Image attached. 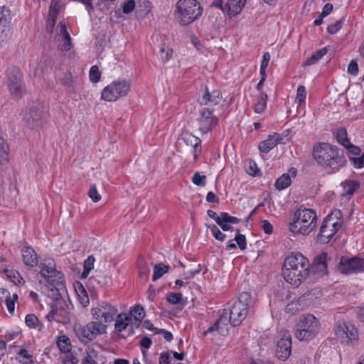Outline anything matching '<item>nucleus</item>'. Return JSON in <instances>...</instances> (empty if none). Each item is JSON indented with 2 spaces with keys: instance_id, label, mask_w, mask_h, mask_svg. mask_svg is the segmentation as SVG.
<instances>
[{
  "instance_id": "nucleus-15",
  "label": "nucleus",
  "mask_w": 364,
  "mask_h": 364,
  "mask_svg": "<svg viewBox=\"0 0 364 364\" xmlns=\"http://www.w3.org/2000/svg\"><path fill=\"white\" fill-rule=\"evenodd\" d=\"M334 331L336 336L342 343H349L358 338L357 329L353 324L348 323H338Z\"/></svg>"
},
{
  "instance_id": "nucleus-55",
  "label": "nucleus",
  "mask_w": 364,
  "mask_h": 364,
  "mask_svg": "<svg viewBox=\"0 0 364 364\" xmlns=\"http://www.w3.org/2000/svg\"><path fill=\"white\" fill-rule=\"evenodd\" d=\"M342 27V22L341 21H337L333 23H331L328 25L327 28V31L330 34H334L337 33L341 28Z\"/></svg>"
},
{
  "instance_id": "nucleus-19",
  "label": "nucleus",
  "mask_w": 364,
  "mask_h": 364,
  "mask_svg": "<svg viewBox=\"0 0 364 364\" xmlns=\"http://www.w3.org/2000/svg\"><path fill=\"white\" fill-rule=\"evenodd\" d=\"M11 17L9 8L0 6V42H4L9 33Z\"/></svg>"
},
{
  "instance_id": "nucleus-10",
  "label": "nucleus",
  "mask_w": 364,
  "mask_h": 364,
  "mask_svg": "<svg viewBox=\"0 0 364 364\" xmlns=\"http://www.w3.org/2000/svg\"><path fill=\"white\" fill-rule=\"evenodd\" d=\"M107 325L100 321H90L83 326L75 328L77 337L81 342L87 343L95 339L98 336L107 333Z\"/></svg>"
},
{
  "instance_id": "nucleus-9",
  "label": "nucleus",
  "mask_w": 364,
  "mask_h": 364,
  "mask_svg": "<svg viewBox=\"0 0 364 364\" xmlns=\"http://www.w3.org/2000/svg\"><path fill=\"white\" fill-rule=\"evenodd\" d=\"M342 220L333 213L328 214L323 220L317 239L321 243H328L340 230Z\"/></svg>"
},
{
  "instance_id": "nucleus-40",
  "label": "nucleus",
  "mask_w": 364,
  "mask_h": 364,
  "mask_svg": "<svg viewBox=\"0 0 364 364\" xmlns=\"http://www.w3.org/2000/svg\"><path fill=\"white\" fill-rule=\"evenodd\" d=\"M94 262H95V258L93 256L90 255L89 256L85 261L83 264V272L82 273V277L86 278L90 272L93 269L94 267Z\"/></svg>"
},
{
  "instance_id": "nucleus-4",
  "label": "nucleus",
  "mask_w": 364,
  "mask_h": 364,
  "mask_svg": "<svg viewBox=\"0 0 364 364\" xmlns=\"http://www.w3.org/2000/svg\"><path fill=\"white\" fill-rule=\"evenodd\" d=\"M317 216L314 210L308 208L298 209L292 222L289 223V230L294 234L306 235L316 227Z\"/></svg>"
},
{
  "instance_id": "nucleus-22",
  "label": "nucleus",
  "mask_w": 364,
  "mask_h": 364,
  "mask_svg": "<svg viewBox=\"0 0 364 364\" xmlns=\"http://www.w3.org/2000/svg\"><path fill=\"white\" fill-rule=\"evenodd\" d=\"M41 117L42 112L38 108L33 107L25 111L23 121L28 127L33 129L41 124Z\"/></svg>"
},
{
  "instance_id": "nucleus-59",
  "label": "nucleus",
  "mask_w": 364,
  "mask_h": 364,
  "mask_svg": "<svg viewBox=\"0 0 364 364\" xmlns=\"http://www.w3.org/2000/svg\"><path fill=\"white\" fill-rule=\"evenodd\" d=\"M348 73L353 75H357L358 73V65L355 60H351L348 67Z\"/></svg>"
},
{
  "instance_id": "nucleus-54",
  "label": "nucleus",
  "mask_w": 364,
  "mask_h": 364,
  "mask_svg": "<svg viewBox=\"0 0 364 364\" xmlns=\"http://www.w3.org/2000/svg\"><path fill=\"white\" fill-rule=\"evenodd\" d=\"M88 196L94 202H98L101 199V196L98 193L95 186H90Z\"/></svg>"
},
{
  "instance_id": "nucleus-39",
  "label": "nucleus",
  "mask_w": 364,
  "mask_h": 364,
  "mask_svg": "<svg viewBox=\"0 0 364 364\" xmlns=\"http://www.w3.org/2000/svg\"><path fill=\"white\" fill-rule=\"evenodd\" d=\"M345 193L353 195L359 188L360 184L357 181H346L342 183Z\"/></svg>"
},
{
  "instance_id": "nucleus-58",
  "label": "nucleus",
  "mask_w": 364,
  "mask_h": 364,
  "mask_svg": "<svg viewBox=\"0 0 364 364\" xmlns=\"http://www.w3.org/2000/svg\"><path fill=\"white\" fill-rule=\"evenodd\" d=\"M345 147L350 153L353 155H359L361 151L358 146L352 144L350 141L347 143Z\"/></svg>"
},
{
  "instance_id": "nucleus-5",
  "label": "nucleus",
  "mask_w": 364,
  "mask_h": 364,
  "mask_svg": "<svg viewBox=\"0 0 364 364\" xmlns=\"http://www.w3.org/2000/svg\"><path fill=\"white\" fill-rule=\"evenodd\" d=\"M203 8L196 0H178L176 5L175 15L181 26H187L202 15Z\"/></svg>"
},
{
  "instance_id": "nucleus-44",
  "label": "nucleus",
  "mask_w": 364,
  "mask_h": 364,
  "mask_svg": "<svg viewBox=\"0 0 364 364\" xmlns=\"http://www.w3.org/2000/svg\"><path fill=\"white\" fill-rule=\"evenodd\" d=\"M89 77L91 82L96 83L100 81L101 77V73L97 65L91 67L89 73Z\"/></svg>"
},
{
  "instance_id": "nucleus-8",
  "label": "nucleus",
  "mask_w": 364,
  "mask_h": 364,
  "mask_svg": "<svg viewBox=\"0 0 364 364\" xmlns=\"http://www.w3.org/2000/svg\"><path fill=\"white\" fill-rule=\"evenodd\" d=\"M130 90V83L125 80H114L102 91L101 98L107 102H115L127 96Z\"/></svg>"
},
{
  "instance_id": "nucleus-13",
  "label": "nucleus",
  "mask_w": 364,
  "mask_h": 364,
  "mask_svg": "<svg viewBox=\"0 0 364 364\" xmlns=\"http://www.w3.org/2000/svg\"><path fill=\"white\" fill-rule=\"evenodd\" d=\"M247 296L246 293L242 294L239 300L232 305L229 311H228L229 321L232 326H239L247 315V304L242 301Z\"/></svg>"
},
{
  "instance_id": "nucleus-51",
  "label": "nucleus",
  "mask_w": 364,
  "mask_h": 364,
  "mask_svg": "<svg viewBox=\"0 0 364 364\" xmlns=\"http://www.w3.org/2000/svg\"><path fill=\"white\" fill-rule=\"evenodd\" d=\"M192 182L197 186H204L206 183V176L196 172L192 177Z\"/></svg>"
},
{
  "instance_id": "nucleus-57",
  "label": "nucleus",
  "mask_w": 364,
  "mask_h": 364,
  "mask_svg": "<svg viewBox=\"0 0 364 364\" xmlns=\"http://www.w3.org/2000/svg\"><path fill=\"white\" fill-rule=\"evenodd\" d=\"M135 8V1L134 0H128L122 6V11L124 14H129Z\"/></svg>"
},
{
  "instance_id": "nucleus-31",
  "label": "nucleus",
  "mask_w": 364,
  "mask_h": 364,
  "mask_svg": "<svg viewBox=\"0 0 364 364\" xmlns=\"http://www.w3.org/2000/svg\"><path fill=\"white\" fill-rule=\"evenodd\" d=\"M129 315L131 318H133L136 326H138L145 316V312L144 309L140 306H135L131 309Z\"/></svg>"
},
{
  "instance_id": "nucleus-52",
  "label": "nucleus",
  "mask_w": 364,
  "mask_h": 364,
  "mask_svg": "<svg viewBox=\"0 0 364 364\" xmlns=\"http://www.w3.org/2000/svg\"><path fill=\"white\" fill-rule=\"evenodd\" d=\"M350 161L353 163L355 168H362L364 167V153L360 157H350Z\"/></svg>"
},
{
  "instance_id": "nucleus-46",
  "label": "nucleus",
  "mask_w": 364,
  "mask_h": 364,
  "mask_svg": "<svg viewBox=\"0 0 364 364\" xmlns=\"http://www.w3.org/2000/svg\"><path fill=\"white\" fill-rule=\"evenodd\" d=\"M207 226L210 230L212 234L216 240L221 242L225 240L226 235L223 234L215 225L213 224Z\"/></svg>"
},
{
  "instance_id": "nucleus-37",
  "label": "nucleus",
  "mask_w": 364,
  "mask_h": 364,
  "mask_svg": "<svg viewBox=\"0 0 364 364\" xmlns=\"http://www.w3.org/2000/svg\"><path fill=\"white\" fill-rule=\"evenodd\" d=\"M168 265H165L163 263L156 264L154 267V273L152 275V279L154 281L157 280L161 277L165 273L168 272L169 269Z\"/></svg>"
},
{
  "instance_id": "nucleus-38",
  "label": "nucleus",
  "mask_w": 364,
  "mask_h": 364,
  "mask_svg": "<svg viewBox=\"0 0 364 364\" xmlns=\"http://www.w3.org/2000/svg\"><path fill=\"white\" fill-rule=\"evenodd\" d=\"M9 146L4 139L0 136V164H4L9 161Z\"/></svg>"
},
{
  "instance_id": "nucleus-11",
  "label": "nucleus",
  "mask_w": 364,
  "mask_h": 364,
  "mask_svg": "<svg viewBox=\"0 0 364 364\" xmlns=\"http://www.w3.org/2000/svg\"><path fill=\"white\" fill-rule=\"evenodd\" d=\"M6 83L10 95L14 99H21L26 92L23 75L16 68H11L8 70Z\"/></svg>"
},
{
  "instance_id": "nucleus-48",
  "label": "nucleus",
  "mask_w": 364,
  "mask_h": 364,
  "mask_svg": "<svg viewBox=\"0 0 364 364\" xmlns=\"http://www.w3.org/2000/svg\"><path fill=\"white\" fill-rule=\"evenodd\" d=\"M336 139L337 141L343 146H345L347 143L349 142L347 136V132L345 129H340L338 130L336 133Z\"/></svg>"
},
{
  "instance_id": "nucleus-14",
  "label": "nucleus",
  "mask_w": 364,
  "mask_h": 364,
  "mask_svg": "<svg viewBox=\"0 0 364 364\" xmlns=\"http://www.w3.org/2000/svg\"><path fill=\"white\" fill-rule=\"evenodd\" d=\"M196 122L199 131L204 134H207L218 124V119L213 114V109L204 107L200 110Z\"/></svg>"
},
{
  "instance_id": "nucleus-23",
  "label": "nucleus",
  "mask_w": 364,
  "mask_h": 364,
  "mask_svg": "<svg viewBox=\"0 0 364 364\" xmlns=\"http://www.w3.org/2000/svg\"><path fill=\"white\" fill-rule=\"evenodd\" d=\"M22 259L25 265L31 267H36L38 263V257L36 251L30 246L21 249Z\"/></svg>"
},
{
  "instance_id": "nucleus-49",
  "label": "nucleus",
  "mask_w": 364,
  "mask_h": 364,
  "mask_svg": "<svg viewBox=\"0 0 364 364\" xmlns=\"http://www.w3.org/2000/svg\"><path fill=\"white\" fill-rule=\"evenodd\" d=\"M61 7V3L58 0H52L49 8L48 15L57 16L58 11Z\"/></svg>"
},
{
  "instance_id": "nucleus-25",
  "label": "nucleus",
  "mask_w": 364,
  "mask_h": 364,
  "mask_svg": "<svg viewBox=\"0 0 364 364\" xmlns=\"http://www.w3.org/2000/svg\"><path fill=\"white\" fill-rule=\"evenodd\" d=\"M183 141L187 145L192 146L191 153L193 154L194 161H197L202 150L200 138L193 134H188L183 137Z\"/></svg>"
},
{
  "instance_id": "nucleus-6",
  "label": "nucleus",
  "mask_w": 364,
  "mask_h": 364,
  "mask_svg": "<svg viewBox=\"0 0 364 364\" xmlns=\"http://www.w3.org/2000/svg\"><path fill=\"white\" fill-rule=\"evenodd\" d=\"M319 328V321L314 315H303L296 323L294 335L299 341L311 340L318 333Z\"/></svg>"
},
{
  "instance_id": "nucleus-63",
  "label": "nucleus",
  "mask_w": 364,
  "mask_h": 364,
  "mask_svg": "<svg viewBox=\"0 0 364 364\" xmlns=\"http://www.w3.org/2000/svg\"><path fill=\"white\" fill-rule=\"evenodd\" d=\"M77 358L72 354H67L63 358V364H77Z\"/></svg>"
},
{
  "instance_id": "nucleus-24",
  "label": "nucleus",
  "mask_w": 364,
  "mask_h": 364,
  "mask_svg": "<svg viewBox=\"0 0 364 364\" xmlns=\"http://www.w3.org/2000/svg\"><path fill=\"white\" fill-rule=\"evenodd\" d=\"M283 138L279 134L274 133L272 135H269L267 139L259 144V149L261 152L268 153L275 146L280 144Z\"/></svg>"
},
{
  "instance_id": "nucleus-21",
  "label": "nucleus",
  "mask_w": 364,
  "mask_h": 364,
  "mask_svg": "<svg viewBox=\"0 0 364 364\" xmlns=\"http://www.w3.org/2000/svg\"><path fill=\"white\" fill-rule=\"evenodd\" d=\"M55 40L61 41L60 47L62 51H68L71 49V37L67 30L65 23L62 21L59 23V28L57 36H55Z\"/></svg>"
},
{
  "instance_id": "nucleus-29",
  "label": "nucleus",
  "mask_w": 364,
  "mask_h": 364,
  "mask_svg": "<svg viewBox=\"0 0 364 364\" xmlns=\"http://www.w3.org/2000/svg\"><path fill=\"white\" fill-rule=\"evenodd\" d=\"M239 220L233 216L230 215L228 213H222V218L217 224L221 227L224 231L231 229L232 224L237 223Z\"/></svg>"
},
{
  "instance_id": "nucleus-26",
  "label": "nucleus",
  "mask_w": 364,
  "mask_h": 364,
  "mask_svg": "<svg viewBox=\"0 0 364 364\" xmlns=\"http://www.w3.org/2000/svg\"><path fill=\"white\" fill-rule=\"evenodd\" d=\"M221 100L220 92L218 90H213L209 92L207 88L202 97L201 104L205 105H215Z\"/></svg>"
},
{
  "instance_id": "nucleus-30",
  "label": "nucleus",
  "mask_w": 364,
  "mask_h": 364,
  "mask_svg": "<svg viewBox=\"0 0 364 364\" xmlns=\"http://www.w3.org/2000/svg\"><path fill=\"white\" fill-rule=\"evenodd\" d=\"M139 275L144 280L147 281L150 274V267L148 261L144 258L138 259Z\"/></svg>"
},
{
  "instance_id": "nucleus-43",
  "label": "nucleus",
  "mask_w": 364,
  "mask_h": 364,
  "mask_svg": "<svg viewBox=\"0 0 364 364\" xmlns=\"http://www.w3.org/2000/svg\"><path fill=\"white\" fill-rule=\"evenodd\" d=\"M25 323L31 328H37L40 326L38 318L34 314H28L25 318Z\"/></svg>"
},
{
  "instance_id": "nucleus-45",
  "label": "nucleus",
  "mask_w": 364,
  "mask_h": 364,
  "mask_svg": "<svg viewBox=\"0 0 364 364\" xmlns=\"http://www.w3.org/2000/svg\"><path fill=\"white\" fill-rule=\"evenodd\" d=\"M182 294L176 292H171L166 294V300L171 304H178L182 300Z\"/></svg>"
},
{
  "instance_id": "nucleus-60",
  "label": "nucleus",
  "mask_w": 364,
  "mask_h": 364,
  "mask_svg": "<svg viewBox=\"0 0 364 364\" xmlns=\"http://www.w3.org/2000/svg\"><path fill=\"white\" fill-rule=\"evenodd\" d=\"M57 16H52L48 15L47 19L46 30L48 32H52L56 22Z\"/></svg>"
},
{
  "instance_id": "nucleus-61",
  "label": "nucleus",
  "mask_w": 364,
  "mask_h": 364,
  "mask_svg": "<svg viewBox=\"0 0 364 364\" xmlns=\"http://www.w3.org/2000/svg\"><path fill=\"white\" fill-rule=\"evenodd\" d=\"M258 169L254 161H250L247 166V173L251 176H255Z\"/></svg>"
},
{
  "instance_id": "nucleus-64",
  "label": "nucleus",
  "mask_w": 364,
  "mask_h": 364,
  "mask_svg": "<svg viewBox=\"0 0 364 364\" xmlns=\"http://www.w3.org/2000/svg\"><path fill=\"white\" fill-rule=\"evenodd\" d=\"M171 360L168 353H162L159 358V364H169Z\"/></svg>"
},
{
  "instance_id": "nucleus-33",
  "label": "nucleus",
  "mask_w": 364,
  "mask_h": 364,
  "mask_svg": "<svg viewBox=\"0 0 364 364\" xmlns=\"http://www.w3.org/2000/svg\"><path fill=\"white\" fill-rule=\"evenodd\" d=\"M327 48H323L315 53H314L309 58H308L304 63V66H309L318 63L326 53Z\"/></svg>"
},
{
  "instance_id": "nucleus-35",
  "label": "nucleus",
  "mask_w": 364,
  "mask_h": 364,
  "mask_svg": "<svg viewBox=\"0 0 364 364\" xmlns=\"http://www.w3.org/2000/svg\"><path fill=\"white\" fill-rule=\"evenodd\" d=\"M267 95L261 92L257 97V103L254 107V110L256 113H262L266 108Z\"/></svg>"
},
{
  "instance_id": "nucleus-50",
  "label": "nucleus",
  "mask_w": 364,
  "mask_h": 364,
  "mask_svg": "<svg viewBox=\"0 0 364 364\" xmlns=\"http://www.w3.org/2000/svg\"><path fill=\"white\" fill-rule=\"evenodd\" d=\"M235 240L241 250H244L246 249V237L244 235L240 233L239 230H237Z\"/></svg>"
},
{
  "instance_id": "nucleus-20",
  "label": "nucleus",
  "mask_w": 364,
  "mask_h": 364,
  "mask_svg": "<svg viewBox=\"0 0 364 364\" xmlns=\"http://www.w3.org/2000/svg\"><path fill=\"white\" fill-rule=\"evenodd\" d=\"M327 258L328 254L322 252L315 257L313 264H310V272L317 277H322L327 273Z\"/></svg>"
},
{
  "instance_id": "nucleus-16",
  "label": "nucleus",
  "mask_w": 364,
  "mask_h": 364,
  "mask_svg": "<svg viewBox=\"0 0 364 364\" xmlns=\"http://www.w3.org/2000/svg\"><path fill=\"white\" fill-rule=\"evenodd\" d=\"M291 351V338L288 331L279 332L277 343L276 354L279 359L286 360L290 355Z\"/></svg>"
},
{
  "instance_id": "nucleus-34",
  "label": "nucleus",
  "mask_w": 364,
  "mask_h": 364,
  "mask_svg": "<svg viewBox=\"0 0 364 364\" xmlns=\"http://www.w3.org/2000/svg\"><path fill=\"white\" fill-rule=\"evenodd\" d=\"M56 344L58 349L62 353H68L71 350L70 338L65 335L59 336L57 339Z\"/></svg>"
},
{
  "instance_id": "nucleus-12",
  "label": "nucleus",
  "mask_w": 364,
  "mask_h": 364,
  "mask_svg": "<svg viewBox=\"0 0 364 364\" xmlns=\"http://www.w3.org/2000/svg\"><path fill=\"white\" fill-rule=\"evenodd\" d=\"M338 270L346 275L364 273V259L358 256H342L338 264Z\"/></svg>"
},
{
  "instance_id": "nucleus-7",
  "label": "nucleus",
  "mask_w": 364,
  "mask_h": 364,
  "mask_svg": "<svg viewBox=\"0 0 364 364\" xmlns=\"http://www.w3.org/2000/svg\"><path fill=\"white\" fill-rule=\"evenodd\" d=\"M90 311L92 318L95 321L102 322L103 325L114 321L118 313V309L115 306L105 301L97 302L92 306Z\"/></svg>"
},
{
  "instance_id": "nucleus-32",
  "label": "nucleus",
  "mask_w": 364,
  "mask_h": 364,
  "mask_svg": "<svg viewBox=\"0 0 364 364\" xmlns=\"http://www.w3.org/2000/svg\"><path fill=\"white\" fill-rule=\"evenodd\" d=\"M306 97V88L303 85H300L297 88L296 102L298 103L297 110L304 111L305 108V101Z\"/></svg>"
},
{
  "instance_id": "nucleus-18",
  "label": "nucleus",
  "mask_w": 364,
  "mask_h": 364,
  "mask_svg": "<svg viewBox=\"0 0 364 364\" xmlns=\"http://www.w3.org/2000/svg\"><path fill=\"white\" fill-rule=\"evenodd\" d=\"M230 324L228 311H225L215 323L204 331L203 334L205 336L216 331L219 334L226 336L228 333Z\"/></svg>"
},
{
  "instance_id": "nucleus-47",
  "label": "nucleus",
  "mask_w": 364,
  "mask_h": 364,
  "mask_svg": "<svg viewBox=\"0 0 364 364\" xmlns=\"http://www.w3.org/2000/svg\"><path fill=\"white\" fill-rule=\"evenodd\" d=\"M18 356L20 358L28 360V361H24L23 360L21 359L20 362L22 364H31V363H33V355L31 354H30L26 349H21L18 353Z\"/></svg>"
},
{
  "instance_id": "nucleus-28",
  "label": "nucleus",
  "mask_w": 364,
  "mask_h": 364,
  "mask_svg": "<svg viewBox=\"0 0 364 364\" xmlns=\"http://www.w3.org/2000/svg\"><path fill=\"white\" fill-rule=\"evenodd\" d=\"M246 0H229L225 5L228 15L234 16L239 14L243 9Z\"/></svg>"
},
{
  "instance_id": "nucleus-53",
  "label": "nucleus",
  "mask_w": 364,
  "mask_h": 364,
  "mask_svg": "<svg viewBox=\"0 0 364 364\" xmlns=\"http://www.w3.org/2000/svg\"><path fill=\"white\" fill-rule=\"evenodd\" d=\"M161 52V58L162 60L166 62L168 61L172 55L173 50L169 48H166L164 46L161 47L160 49Z\"/></svg>"
},
{
  "instance_id": "nucleus-56",
  "label": "nucleus",
  "mask_w": 364,
  "mask_h": 364,
  "mask_svg": "<svg viewBox=\"0 0 364 364\" xmlns=\"http://www.w3.org/2000/svg\"><path fill=\"white\" fill-rule=\"evenodd\" d=\"M96 353L95 351H91L87 354V355L83 358L82 363V364H97L95 360Z\"/></svg>"
},
{
  "instance_id": "nucleus-2",
  "label": "nucleus",
  "mask_w": 364,
  "mask_h": 364,
  "mask_svg": "<svg viewBox=\"0 0 364 364\" xmlns=\"http://www.w3.org/2000/svg\"><path fill=\"white\" fill-rule=\"evenodd\" d=\"M313 156L315 161L329 173H334L343 167L346 160L339 149L328 143H318L314 147Z\"/></svg>"
},
{
  "instance_id": "nucleus-42",
  "label": "nucleus",
  "mask_w": 364,
  "mask_h": 364,
  "mask_svg": "<svg viewBox=\"0 0 364 364\" xmlns=\"http://www.w3.org/2000/svg\"><path fill=\"white\" fill-rule=\"evenodd\" d=\"M7 276L10 278L11 281L16 285H23L25 282L23 277L16 270H11L8 272Z\"/></svg>"
},
{
  "instance_id": "nucleus-62",
  "label": "nucleus",
  "mask_w": 364,
  "mask_h": 364,
  "mask_svg": "<svg viewBox=\"0 0 364 364\" xmlns=\"http://www.w3.org/2000/svg\"><path fill=\"white\" fill-rule=\"evenodd\" d=\"M262 228L264 232L266 234H271L273 232V226L272 224L267 220H263L261 221Z\"/></svg>"
},
{
  "instance_id": "nucleus-1",
  "label": "nucleus",
  "mask_w": 364,
  "mask_h": 364,
  "mask_svg": "<svg viewBox=\"0 0 364 364\" xmlns=\"http://www.w3.org/2000/svg\"><path fill=\"white\" fill-rule=\"evenodd\" d=\"M310 274V262L308 258L297 252L288 255L284 262L282 275L284 279L298 287Z\"/></svg>"
},
{
  "instance_id": "nucleus-41",
  "label": "nucleus",
  "mask_w": 364,
  "mask_h": 364,
  "mask_svg": "<svg viewBox=\"0 0 364 364\" xmlns=\"http://www.w3.org/2000/svg\"><path fill=\"white\" fill-rule=\"evenodd\" d=\"M17 300V294H14L12 296H7V298L5 299V303L6 305L7 310L11 314H13L14 312L15 303Z\"/></svg>"
},
{
  "instance_id": "nucleus-17",
  "label": "nucleus",
  "mask_w": 364,
  "mask_h": 364,
  "mask_svg": "<svg viewBox=\"0 0 364 364\" xmlns=\"http://www.w3.org/2000/svg\"><path fill=\"white\" fill-rule=\"evenodd\" d=\"M46 318L50 322L55 321L62 323H68L70 320V312L64 308L62 302H55Z\"/></svg>"
},
{
  "instance_id": "nucleus-3",
  "label": "nucleus",
  "mask_w": 364,
  "mask_h": 364,
  "mask_svg": "<svg viewBox=\"0 0 364 364\" xmlns=\"http://www.w3.org/2000/svg\"><path fill=\"white\" fill-rule=\"evenodd\" d=\"M40 274L48 283V296L55 302H61L60 299L66 293L65 284L63 274L56 269L54 260L48 259L42 264Z\"/></svg>"
},
{
  "instance_id": "nucleus-36",
  "label": "nucleus",
  "mask_w": 364,
  "mask_h": 364,
  "mask_svg": "<svg viewBox=\"0 0 364 364\" xmlns=\"http://www.w3.org/2000/svg\"><path fill=\"white\" fill-rule=\"evenodd\" d=\"M291 183L289 173H284L275 182V188L278 190H283L290 186Z\"/></svg>"
},
{
  "instance_id": "nucleus-27",
  "label": "nucleus",
  "mask_w": 364,
  "mask_h": 364,
  "mask_svg": "<svg viewBox=\"0 0 364 364\" xmlns=\"http://www.w3.org/2000/svg\"><path fill=\"white\" fill-rule=\"evenodd\" d=\"M114 321V328L119 333L124 331L132 322L131 317L125 313H117Z\"/></svg>"
}]
</instances>
